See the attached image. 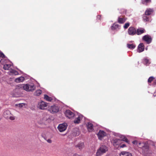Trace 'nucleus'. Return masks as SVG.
<instances>
[{"label": "nucleus", "mask_w": 156, "mask_h": 156, "mask_svg": "<svg viewBox=\"0 0 156 156\" xmlns=\"http://www.w3.org/2000/svg\"><path fill=\"white\" fill-rule=\"evenodd\" d=\"M83 116L82 115H79L78 117L76 118L74 121V122L75 124H78L80 123V121L82 119Z\"/></svg>", "instance_id": "obj_15"}, {"label": "nucleus", "mask_w": 156, "mask_h": 156, "mask_svg": "<svg viewBox=\"0 0 156 156\" xmlns=\"http://www.w3.org/2000/svg\"><path fill=\"white\" fill-rule=\"evenodd\" d=\"M153 10L151 9H147L145 12V15H151L153 12Z\"/></svg>", "instance_id": "obj_20"}, {"label": "nucleus", "mask_w": 156, "mask_h": 156, "mask_svg": "<svg viewBox=\"0 0 156 156\" xmlns=\"http://www.w3.org/2000/svg\"><path fill=\"white\" fill-rule=\"evenodd\" d=\"M108 151V148L105 145L101 146L98 149L96 152V156H101V155L105 153Z\"/></svg>", "instance_id": "obj_2"}, {"label": "nucleus", "mask_w": 156, "mask_h": 156, "mask_svg": "<svg viewBox=\"0 0 156 156\" xmlns=\"http://www.w3.org/2000/svg\"><path fill=\"white\" fill-rule=\"evenodd\" d=\"M106 135V133L103 131L100 130L98 134V139L101 140L104 136Z\"/></svg>", "instance_id": "obj_11"}, {"label": "nucleus", "mask_w": 156, "mask_h": 156, "mask_svg": "<svg viewBox=\"0 0 156 156\" xmlns=\"http://www.w3.org/2000/svg\"><path fill=\"white\" fill-rule=\"evenodd\" d=\"M146 50H147V48H146Z\"/></svg>", "instance_id": "obj_42"}, {"label": "nucleus", "mask_w": 156, "mask_h": 156, "mask_svg": "<svg viewBox=\"0 0 156 156\" xmlns=\"http://www.w3.org/2000/svg\"><path fill=\"white\" fill-rule=\"evenodd\" d=\"M137 141L136 140L133 141L132 142V143L134 144L135 145H137Z\"/></svg>", "instance_id": "obj_37"}, {"label": "nucleus", "mask_w": 156, "mask_h": 156, "mask_svg": "<svg viewBox=\"0 0 156 156\" xmlns=\"http://www.w3.org/2000/svg\"><path fill=\"white\" fill-rule=\"evenodd\" d=\"M67 124L66 123H63L59 125L58 129L60 132H62L65 131L67 128Z\"/></svg>", "instance_id": "obj_7"}, {"label": "nucleus", "mask_w": 156, "mask_h": 156, "mask_svg": "<svg viewBox=\"0 0 156 156\" xmlns=\"http://www.w3.org/2000/svg\"><path fill=\"white\" fill-rule=\"evenodd\" d=\"M44 98L48 101H51L52 100L51 97L46 94L44 95Z\"/></svg>", "instance_id": "obj_23"}, {"label": "nucleus", "mask_w": 156, "mask_h": 156, "mask_svg": "<svg viewBox=\"0 0 156 156\" xmlns=\"http://www.w3.org/2000/svg\"><path fill=\"white\" fill-rule=\"evenodd\" d=\"M98 16H100H100H98Z\"/></svg>", "instance_id": "obj_41"}, {"label": "nucleus", "mask_w": 156, "mask_h": 156, "mask_svg": "<svg viewBox=\"0 0 156 156\" xmlns=\"http://www.w3.org/2000/svg\"><path fill=\"white\" fill-rule=\"evenodd\" d=\"M119 25L118 24H113L111 27V29L113 30L116 29L118 28Z\"/></svg>", "instance_id": "obj_25"}, {"label": "nucleus", "mask_w": 156, "mask_h": 156, "mask_svg": "<svg viewBox=\"0 0 156 156\" xmlns=\"http://www.w3.org/2000/svg\"><path fill=\"white\" fill-rule=\"evenodd\" d=\"M3 116L6 119H9L11 120H13L15 118L11 113L10 111L8 110H5L3 113Z\"/></svg>", "instance_id": "obj_3"}, {"label": "nucleus", "mask_w": 156, "mask_h": 156, "mask_svg": "<svg viewBox=\"0 0 156 156\" xmlns=\"http://www.w3.org/2000/svg\"><path fill=\"white\" fill-rule=\"evenodd\" d=\"M126 147V145L125 144H122L120 146V147L121 148H123Z\"/></svg>", "instance_id": "obj_39"}, {"label": "nucleus", "mask_w": 156, "mask_h": 156, "mask_svg": "<svg viewBox=\"0 0 156 156\" xmlns=\"http://www.w3.org/2000/svg\"><path fill=\"white\" fill-rule=\"evenodd\" d=\"M5 56L3 53L0 52V58H4Z\"/></svg>", "instance_id": "obj_35"}, {"label": "nucleus", "mask_w": 156, "mask_h": 156, "mask_svg": "<svg viewBox=\"0 0 156 156\" xmlns=\"http://www.w3.org/2000/svg\"><path fill=\"white\" fill-rule=\"evenodd\" d=\"M87 126L88 131L90 132L93 130V125L90 122H88L87 124Z\"/></svg>", "instance_id": "obj_13"}, {"label": "nucleus", "mask_w": 156, "mask_h": 156, "mask_svg": "<svg viewBox=\"0 0 156 156\" xmlns=\"http://www.w3.org/2000/svg\"><path fill=\"white\" fill-rule=\"evenodd\" d=\"M145 32V30L144 29L140 28L136 30V34L138 35H139L144 33Z\"/></svg>", "instance_id": "obj_14"}, {"label": "nucleus", "mask_w": 156, "mask_h": 156, "mask_svg": "<svg viewBox=\"0 0 156 156\" xmlns=\"http://www.w3.org/2000/svg\"><path fill=\"white\" fill-rule=\"evenodd\" d=\"M120 156H132V155L129 152L122 151L120 154Z\"/></svg>", "instance_id": "obj_16"}, {"label": "nucleus", "mask_w": 156, "mask_h": 156, "mask_svg": "<svg viewBox=\"0 0 156 156\" xmlns=\"http://www.w3.org/2000/svg\"><path fill=\"white\" fill-rule=\"evenodd\" d=\"M144 62L146 64H147L149 63V60L146 58H144Z\"/></svg>", "instance_id": "obj_34"}, {"label": "nucleus", "mask_w": 156, "mask_h": 156, "mask_svg": "<svg viewBox=\"0 0 156 156\" xmlns=\"http://www.w3.org/2000/svg\"><path fill=\"white\" fill-rule=\"evenodd\" d=\"M11 66V64H6L4 65L3 68L5 70H9Z\"/></svg>", "instance_id": "obj_24"}, {"label": "nucleus", "mask_w": 156, "mask_h": 156, "mask_svg": "<svg viewBox=\"0 0 156 156\" xmlns=\"http://www.w3.org/2000/svg\"><path fill=\"white\" fill-rule=\"evenodd\" d=\"M42 93V91L40 90H37L34 93V95L36 96H39Z\"/></svg>", "instance_id": "obj_26"}, {"label": "nucleus", "mask_w": 156, "mask_h": 156, "mask_svg": "<svg viewBox=\"0 0 156 156\" xmlns=\"http://www.w3.org/2000/svg\"><path fill=\"white\" fill-rule=\"evenodd\" d=\"M25 80L23 76L17 78L15 79V81L17 83L22 82Z\"/></svg>", "instance_id": "obj_19"}, {"label": "nucleus", "mask_w": 156, "mask_h": 156, "mask_svg": "<svg viewBox=\"0 0 156 156\" xmlns=\"http://www.w3.org/2000/svg\"><path fill=\"white\" fill-rule=\"evenodd\" d=\"M146 15H144L143 16V20L145 21H148L149 20V18L147 16H146Z\"/></svg>", "instance_id": "obj_31"}, {"label": "nucleus", "mask_w": 156, "mask_h": 156, "mask_svg": "<svg viewBox=\"0 0 156 156\" xmlns=\"http://www.w3.org/2000/svg\"><path fill=\"white\" fill-rule=\"evenodd\" d=\"M128 34L131 36L134 35L136 34V30L135 28L132 27H129L128 30Z\"/></svg>", "instance_id": "obj_9"}, {"label": "nucleus", "mask_w": 156, "mask_h": 156, "mask_svg": "<svg viewBox=\"0 0 156 156\" xmlns=\"http://www.w3.org/2000/svg\"><path fill=\"white\" fill-rule=\"evenodd\" d=\"M144 50V44L143 43H140L138 45V49L137 50V52L139 53H140L143 51Z\"/></svg>", "instance_id": "obj_12"}, {"label": "nucleus", "mask_w": 156, "mask_h": 156, "mask_svg": "<svg viewBox=\"0 0 156 156\" xmlns=\"http://www.w3.org/2000/svg\"><path fill=\"white\" fill-rule=\"evenodd\" d=\"M154 78L153 77H150L149 78L148 80V83H151L152 81L154 80Z\"/></svg>", "instance_id": "obj_32"}, {"label": "nucleus", "mask_w": 156, "mask_h": 156, "mask_svg": "<svg viewBox=\"0 0 156 156\" xmlns=\"http://www.w3.org/2000/svg\"><path fill=\"white\" fill-rule=\"evenodd\" d=\"M76 147H78L80 150H82L84 147V145L83 142H80L76 145Z\"/></svg>", "instance_id": "obj_18"}, {"label": "nucleus", "mask_w": 156, "mask_h": 156, "mask_svg": "<svg viewBox=\"0 0 156 156\" xmlns=\"http://www.w3.org/2000/svg\"><path fill=\"white\" fill-rule=\"evenodd\" d=\"M151 2V0H142V2L144 4L146 5L147 4L150 3Z\"/></svg>", "instance_id": "obj_29"}, {"label": "nucleus", "mask_w": 156, "mask_h": 156, "mask_svg": "<svg viewBox=\"0 0 156 156\" xmlns=\"http://www.w3.org/2000/svg\"><path fill=\"white\" fill-rule=\"evenodd\" d=\"M149 148L148 146L147 145L143 146L142 147V152L146 156H149V154L151 153Z\"/></svg>", "instance_id": "obj_4"}, {"label": "nucleus", "mask_w": 156, "mask_h": 156, "mask_svg": "<svg viewBox=\"0 0 156 156\" xmlns=\"http://www.w3.org/2000/svg\"><path fill=\"white\" fill-rule=\"evenodd\" d=\"M142 144V146H144L143 145H144V143H141L140 142H139V143H137V146L138 147H140V145Z\"/></svg>", "instance_id": "obj_36"}, {"label": "nucleus", "mask_w": 156, "mask_h": 156, "mask_svg": "<svg viewBox=\"0 0 156 156\" xmlns=\"http://www.w3.org/2000/svg\"><path fill=\"white\" fill-rule=\"evenodd\" d=\"M66 116L69 119H71L74 116V114L69 110H66L65 112Z\"/></svg>", "instance_id": "obj_10"}, {"label": "nucleus", "mask_w": 156, "mask_h": 156, "mask_svg": "<svg viewBox=\"0 0 156 156\" xmlns=\"http://www.w3.org/2000/svg\"><path fill=\"white\" fill-rule=\"evenodd\" d=\"M126 19L124 17H119L118 19V22L120 24L124 23L126 21Z\"/></svg>", "instance_id": "obj_17"}, {"label": "nucleus", "mask_w": 156, "mask_h": 156, "mask_svg": "<svg viewBox=\"0 0 156 156\" xmlns=\"http://www.w3.org/2000/svg\"><path fill=\"white\" fill-rule=\"evenodd\" d=\"M10 73H13L15 75H16L17 74H18V72L17 71H15L14 70H13V69H12L10 71Z\"/></svg>", "instance_id": "obj_33"}, {"label": "nucleus", "mask_w": 156, "mask_h": 156, "mask_svg": "<svg viewBox=\"0 0 156 156\" xmlns=\"http://www.w3.org/2000/svg\"><path fill=\"white\" fill-rule=\"evenodd\" d=\"M72 156H82L81 155L77 154H74Z\"/></svg>", "instance_id": "obj_40"}, {"label": "nucleus", "mask_w": 156, "mask_h": 156, "mask_svg": "<svg viewBox=\"0 0 156 156\" xmlns=\"http://www.w3.org/2000/svg\"><path fill=\"white\" fill-rule=\"evenodd\" d=\"M25 104L24 103H21L17 104H16L15 105L20 108H21L23 107V106H25Z\"/></svg>", "instance_id": "obj_28"}, {"label": "nucleus", "mask_w": 156, "mask_h": 156, "mask_svg": "<svg viewBox=\"0 0 156 156\" xmlns=\"http://www.w3.org/2000/svg\"><path fill=\"white\" fill-rule=\"evenodd\" d=\"M48 110L51 113L54 114L58 112V107L54 105L49 107Z\"/></svg>", "instance_id": "obj_6"}, {"label": "nucleus", "mask_w": 156, "mask_h": 156, "mask_svg": "<svg viewBox=\"0 0 156 156\" xmlns=\"http://www.w3.org/2000/svg\"><path fill=\"white\" fill-rule=\"evenodd\" d=\"M120 138L122 140L125 141L128 144L129 143V141L128 140L127 138L124 135H121Z\"/></svg>", "instance_id": "obj_21"}, {"label": "nucleus", "mask_w": 156, "mask_h": 156, "mask_svg": "<svg viewBox=\"0 0 156 156\" xmlns=\"http://www.w3.org/2000/svg\"><path fill=\"white\" fill-rule=\"evenodd\" d=\"M127 47L130 49H133L136 47V45L134 44H128L127 45Z\"/></svg>", "instance_id": "obj_22"}, {"label": "nucleus", "mask_w": 156, "mask_h": 156, "mask_svg": "<svg viewBox=\"0 0 156 156\" xmlns=\"http://www.w3.org/2000/svg\"><path fill=\"white\" fill-rule=\"evenodd\" d=\"M130 23H126L125 25L123 26V28L125 29H126L128 28V27L129 26Z\"/></svg>", "instance_id": "obj_30"}, {"label": "nucleus", "mask_w": 156, "mask_h": 156, "mask_svg": "<svg viewBox=\"0 0 156 156\" xmlns=\"http://www.w3.org/2000/svg\"><path fill=\"white\" fill-rule=\"evenodd\" d=\"M120 140L119 139H115L114 140L113 144L114 146H115L119 144Z\"/></svg>", "instance_id": "obj_27"}, {"label": "nucleus", "mask_w": 156, "mask_h": 156, "mask_svg": "<svg viewBox=\"0 0 156 156\" xmlns=\"http://www.w3.org/2000/svg\"><path fill=\"white\" fill-rule=\"evenodd\" d=\"M142 39L145 41L147 44H150L152 41V38L149 35L144 36L142 37Z\"/></svg>", "instance_id": "obj_8"}, {"label": "nucleus", "mask_w": 156, "mask_h": 156, "mask_svg": "<svg viewBox=\"0 0 156 156\" xmlns=\"http://www.w3.org/2000/svg\"><path fill=\"white\" fill-rule=\"evenodd\" d=\"M47 105L48 104L47 103L43 101H41L38 103L37 107L40 109L44 110L45 109V108L47 106Z\"/></svg>", "instance_id": "obj_5"}, {"label": "nucleus", "mask_w": 156, "mask_h": 156, "mask_svg": "<svg viewBox=\"0 0 156 156\" xmlns=\"http://www.w3.org/2000/svg\"><path fill=\"white\" fill-rule=\"evenodd\" d=\"M47 142L49 143H52V140L50 139H48L46 140Z\"/></svg>", "instance_id": "obj_38"}, {"label": "nucleus", "mask_w": 156, "mask_h": 156, "mask_svg": "<svg viewBox=\"0 0 156 156\" xmlns=\"http://www.w3.org/2000/svg\"><path fill=\"white\" fill-rule=\"evenodd\" d=\"M18 87L23 88L24 90L27 91H32L36 88L35 86L33 84L20 85Z\"/></svg>", "instance_id": "obj_1"}]
</instances>
